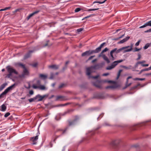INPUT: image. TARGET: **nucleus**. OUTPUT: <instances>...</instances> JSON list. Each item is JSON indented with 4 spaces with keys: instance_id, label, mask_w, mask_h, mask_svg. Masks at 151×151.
I'll list each match as a JSON object with an SVG mask.
<instances>
[{
    "instance_id": "nucleus-43",
    "label": "nucleus",
    "mask_w": 151,
    "mask_h": 151,
    "mask_svg": "<svg viewBox=\"0 0 151 151\" xmlns=\"http://www.w3.org/2000/svg\"><path fill=\"white\" fill-rule=\"evenodd\" d=\"M141 48H137V47H135L134 48V50H133L134 52L138 51L141 49Z\"/></svg>"
},
{
    "instance_id": "nucleus-36",
    "label": "nucleus",
    "mask_w": 151,
    "mask_h": 151,
    "mask_svg": "<svg viewBox=\"0 0 151 151\" xmlns=\"http://www.w3.org/2000/svg\"><path fill=\"white\" fill-rule=\"evenodd\" d=\"M145 24L147 26H150L151 27V20L147 22Z\"/></svg>"
},
{
    "instance_id": "nucleus-49",
    "label": "nucleus",
    "mask_w": 151,
    "mask_h": 151,
    "mask_svg": "<svg viewBox=\"0 0 151 151\" xmlns=\"http://www.w3.org/2000/svg\"><path fill=\"white\" fill-rule=\"evenodd\" d=\"M138 58L136 59V60H139L141 58V55L140 53L138 54Z\"/></svg>"
},
{
    "instance_id": "nucleus-30",
    "label": "nucleus",
    "mask_w": 151,
    "mask_h": 151,
    "mask_svg": "<svg viewBox=\"0 0 151 151\" xmlns=\"http://www.w3.org/2000/svg\"><path fill=\"white\" fill-rule=\"evenodd\" d=\"M88 136H90L91 135L92 136L94 135L95 134V132L94 131H90L88 132Z\"/></svg>"
},
{
    "instance_id": "nucleus-56",
    "label": "nucleus",
    "mask_w": 151,
    "mask_h": 151,
    "mask_svg": "<svg viewBox=\"0 0 151 151\" xmlns=\"http://www.w3.org/2000/svg\"><path fill=\"white\" fill-rule=\"evenodd\" d=\"M103 115H104L103 114H100V115L97 118V120H98L99 119V118L100 117V118L102 117V116H103Z\"/></svg>"
},
{
    "instance_id": "nucleus-29",
    "label": "nucleus",
    "mask_w": 151,
    "mask_h": 151,
    "mask_svg": "<svg viewBox=\"0 0 151 151\" xmlns=\"http://www.w3.org/2000/svg\"><path fill=\"white\" fill-rule=\"evenodd\" d=\"M39 12V11H37L29 14V15L31 17L34 16L35 14L38 13Z\"/></svg>"
},
{
    "instance_id": "nucleus-31",
    "label": "nucleus",
    "mask_w": 151,
    "mask_h": 151,
    "mask_svg": "<svg viewBox=\"0 0 151 151\" xmlns=\"http://www.w3.org/2000/svg\"><path fill=\"white\" fill-rule=\"evenodd\" d=\"M35 98V97H34L33 98H32L29 99L28 100L30 102H31L33 101L36 102V99Z\"/></svg>"
},
{
    "instance_id": "nucleus-64",
    "label": "nucleus",
    "mask_w": 151,
    "mask_h": 151,
    "mask_svg": "<svg viewBox=\"0 0 151 151\" xmlns=\"http://www.w3.org/2000/svg\"><path fill=\"white\" fill-rule=\"evenodd\" d=\"M10 8H11L10 7H6L4 9L5 10H8V9H10Z\"/></svg>"
},
{
    "instance_id": "nucleus-18",
    "label": "nucleus",
    "mask_w": 151,
    "mask_h": 151,
    "mask_svg": "<svg viewBox=\"0 0 151 151\" xmlns=\"http://www.w3.org/2000/svg\"><path fill=\"white\" fill-rule=\"evenodd\" d=\"M129 47L130 46H128L126 47H123L121 48H119L118 50L117 49L116 50V53L117 54L119 53L120 52H121L122 50L126 49Z\"/></svg>"
},
{
    "instance_id": "nucleus-59",
    "label": "nucleus",
    "mask_w": 151,
    "mask_h": 151,
    "mask_svg": "<svg viewBox=\"0 0 151 151\" xmlns=\"http://www.w3.org/2000/svg\"><path fill=\"white\" fill-rule=\"evenodd\" d=\"M64 84L63 83L61 84V85H60L58 87L59 88H61L62 87H63L64 86Z\"/></svg>"
},
{
    "instance_id": "nucleus-28",
    "label": "nucleus",
    "mask_w": 151,
    "mask_h": 151,
    "mask_svg": "<svg viewBox=\"0 0 151 151\" xmlns=\"http://www.w3.org/2000/svg\"><path fill=\"white\" fill-rule=\"evenodd\" d=\"M16 65H18V66L22 67L23 69L26 68V67H25L24 65L21 63H17Z\"/></svg>"
},
{
    "instance_id": "nucleus-10",
    "label": "nucleus",
    "mask_w": 151,
    "mask_h": 151,
    "mask_svg": "<svg viewBox=\"0 0 151 151\" xmlns=\"http://www.w3.org/2000/svg\"><path fill=\"white\" fill-rule=\"evenodd\" d=\"M103 53H102V52L99 55L98 57H100L101 56L102 57L103 59L105 60L107 63H110L109 60L108 58L104 54H103Z\"/></svg>"
},
{
    "instance_id": "nucleus-58",
    "label": "nucleus",
    "mask_w": 151,
    "mask_h": 151,
    "mask_svg": "<svg viewBox=\"0 0 151 151\" xmlns=\"http://www.w3.org/2000/svg\"><path fill=\"white\" fill-rule=\"evenodd\" d=\"M141 65L143 67H147L149 65L148 64H142Z\"/></svg>"
},
{
    "instance_id": "nucleus-44",
    "label": "nucleus",
    "mask_w": 151,
    "mask_h": 151,
    "mask_svg": "<svg viewBox=\"0 0 151 151\" xmlns=\"http://www.w3.org/2000/svg\"><path fill=\"white\" fill-rule=\"evenodd\" d=\"M81 10V9L80 8H77L75 10V12H77L80 11Z\"/></svg>"
},
{
    "instance_id": "nucleus-6",
    "label": "nucleus",
    "mask_w": 151,
    "mask_h": 151,
    "mask_svg": "<svg viewBox=\"0 0 151 151\" xmlns=\"http://www.w3.org/2000/svg\"><path fill=\"white\" fill-rule=\"evenodd\" d=\"M48 95H45L41 96L40 94H38L35 96V99H36V102L41 101L45 97H48Z\"/></svg>"
},
{
    "instance_id": "nucleus-14",
    "label": "nucleus",
    "mask_w": 151,
    "mask_h": 151,
    "mask_svg": "<svg viewBox=\"0 0 151 151\" xmlns=\"http://www.w3.org/2000/svg\"><path fill=\"white\" fill-rule=\"evenodd\" d=\"M69 112V111H65V112H64L63 113L60 114H59V116L57 115V116L55 117V119L57 120H60V117L59 119H58V116H64L65 114H67V113H68Z\"/></svg>"
},
{
    "instance_id": "nucleus-40",
    "label": "nucleus",
    "mask_w": 151,
    "mask_h": 151,
    "mask_svg": "<svg viewBox=\"0 0 151 151\" xmlns=\"http://www.w3.org/2000/svg\"><path fill=\"white\" fill-rule=\"evenodd\" d=\"M103 2L102 1L101 2V1H94L93 2V4H94L95 3H99V4H103Z\"/></svg>"
},
{
    "instance_id": "nucleus-22",
    "label": "nucleus",
    "mask_w": 151,
    "mask_h": 151,
    "mask_svg": "<svg viewBox=\"0 0 151 151\" xmlns=\"http://www.w3.org/2000/svg\"><path fill=\"white\" fill-rule=\"evenodd\" d=\"M118 142L117 140H115L112 142L111 143V145L113 146H115L118 144Z\"/></svg>"
},
{
    "instance_id": "nucleus-13",
    "label": "nucleus",
    "mask_w": 151,
    "mask_h": 151,
    "mask_svg": "<svg viewBox=\"0 0 151 151\" xmlns=\"http://www.w3.org/2000/svg\"><path fill=\"white\" fill-rule=\"evenodd\" d=\"M38 139V135H36L35 137L31 138V139L32 141V144L33 145H36L37 143V141Z\"/></svg>"
},
{
    "instance_id": "nucleus-2",
    "label": "nucleus",
    "mask_w": 151,
    "mask_h": 151,
    "mask_svg": "<svg viewBox=\"0 0 151 151\" xmlns=\"http://www.w3.org/2000/svg\"><path fill=\"white\" fill-rule=\"evenodd\" d=\"M6 68L8 72L9 73V74L7 75L8 78H9L11 76L13 73H14L16 75L18 74V72L15 69L12 68L10 65L7 66Z\"/></svg>"
},
{
    "instance_id": "nucleus-41",
    "label": "nucleus",
    "mask_w": 151,
    "mask_h": 151,
    "mask_svg": "<svg viewBox=\"0 0 151 151\" xmlns=\"http://www.w3.org/2000/svg\"><path fill=\"white\" fill-rule=\"evenodd\" d=\"M132 84V83H128V82L127 83V81L126 82V86L125 88H126L127 87L130 86L131 84Z\"/></svg>"
},
{
    "instance_id": "nucleus-42",
    "label": "nucleus",
    "mask_w": 151,
    "mask_h": 151,
    "mask_svg": "<svg viewBox=\"0 0 151 151\" xmlns=\"http://www.w3.org/2000/svg\"><path fill=\"white\" fill-rule=\"evenodd\" d=\"M63 97L62 96H58L56 97V100L57 101L58 99H62V98H63Z\"/></svg>"
},
{
    "instance_id": "nucleus-9",
    "label": "nucleus",
    "mask_w": 151,
    "mask_h": 151,
    "mask_svg": "<svg viewBox=\"0 0 151 151\" xmlns=\"http://www.w3.org/2000/svg\"><path fill=\"white\" fill-rule=\"evenodd\" d=\"M103 53H102V52L99 55L98 57H100L101 56L102 57L103 59L105 60L107 63H110L109 60L108 58L104 54H103Z\"/></svg>"
},
{
    "instance_id": "nucleus-21",
    "label": "nucleus",
    "mask_w": 151,
    "mask_h": 151,
    "mask_svg": "<svg viewBox=\"0 0 151 151\" xmlns=\"http://www.w3.org/2000/svg\"><path fill=\"white\" fill-rule=\"evenodd\" d=\"M1 111H5L6 109V107L4 104H3L1 106Z\"/></svg>"
},
{
    "instance_id": "nucleus-17",
    "label": "nucleus",
    "mask_w": 151,
    "mask_h": 151,
    "mask_svg": "<svg viewBox=\"0 0 151 151\" xmlns=\"http://www.w3.org/2000/svg\"><path fill=\"white\" fill-rule=\"evenodd\" d=\"M129 38L130 37L129 36L125 38L118 42L117 43L118 44L123 43L127 41L129 39Z\"/></svg>"
},
{
    "instance_id": "nucleus-61",
    "label": "nucleus",
    "mask_w": 151,
    "mask_h": 151,
    "mask_svg": "<svg viewBox=\"0 0 151 151\" xmlns=\"http://www.w3.org/2000/svg\"><path fill=\"white\" fill-rule=\"evenodd\" d=\"M97 60V59H95L92 61L91 63H93L94 62L96 61Z\"/></svg>"
},
{
    "instance_id": "nucleus-5",
    "label": "nucleus",
    "mask_w": 151,
    "mask_h": 151,
    "mask_svg": "<svg viewBox=\"0 0 151 151\" xmlns=\"http://www.w3.org/2000/svg\"><path fill=\"white\" fill-rule=\"evenodd\" d=\"M29 75V73L28 70L26 68L24 69L23 71L22 74L19 76L20 78H24L26 76Z\"/></svg>"
},
{
    "instance_id": "nucleus-54",
    "label": "nucleus",
    "mask_w": 151,
    "mask_h": 151,
    "mask_svg": "<svg viewBox=\"0 0 151 151\" xmlns=\"http://www.w3.org/2000/svg\"><path fill=\"white\" fill-rule=\"evenodd\" d=\"M145 62V61L143 60L141 61H139L137 62V64H142L143 63H144Z\"/></svg>"
},
{
    "instance_id": "nucleus-62",
    "label": "nucleus",
    "mask_w": 151,
    "mask_h": 151,
    "mask_svg": "<svg viewBox=\"0 0 151 151\" xmlns=\"http://www.w3.org/2000/svg\"><path fill=\"white\" fill-rule=\"evenodd\" d=\"M109 74V73H105L103 74V76H106L108 75Z\"/></svg>"
},
{
    "instance_id": "nucleus-55",
    "label": "nucleus",
    "mask_w": 151,
    "mask_h": 151,
    "mask_svg": "<svg viewBox=\"0 0 151 151\" xmlns=\"http://www.w3.org/2000/svg\"><path fill=\"white\" fill-rule=\"evenodd\" d=\"M140 42V40H139L135 44V46H137L138 45H139Z\"/></svg>"
},
{
    "instance_id": "nucleus-46",
    "label": "nucleus",
    "mask_w": 151,
    "mask_h": 151,
    "mask_svg": "<svg viewBox=\"0 0 151 151\" xmlns=\"http://www.w3.org/2000/svg\"><path fill=\"white\" fill-rule=\"evenodd\" d=\"M95 57V55H92L90 56L88 59L87 61H89L91 60L92 58H93L94 57Z\"/></svg>"
},
{
    "instance_id": "nucleus-48",
    "label": "nucleus",
    "mask_w": 151,
    "mask_h": 151,
    "mask_svg": "<svg viewBox=\"0 0 151 151\" xmlns=\"http://www.w3.org/2000/svg\"><path fill=\"white\" fill-rule=\"evenodd\" d=\"M10 113L8 112L6 113L5 115H4V117H7L8 116H9L10 115Z\"/></svg>"
},
{
    "instance_id": "nucleus-25",
    "label": "nucleus",
    "mask_w": 151,
    "mask_h": 151,
    "mask_svg": "<svg viewBox=\"0 0 151 151\" xmlns=\"http://www.w3.org/2000/svg\"><path fill=\"white\" fill-rule=\"evenodd\" d=\"M132 47H133V45H132L130 47V48L124 50V53H125L127 52H130V51H131L132 49Z\"/></svg>"
},
{
    "instance_id": "nucleus-27",
    "label": "nucleus",
    "mask_w": 151,
    "mask_h": 151,
    "mask_svg": "<svg viewBox=\"0 0 151 151\" xmlns=\"http://www.w3.org/2000/svg\"><path fill=\"white\" fill-rule=\"evenodd\" d=\"M40 77L42 78L43 79H45L47 78V76L43 74H40L39 75Z\"/></svg>"
},
{
    "instance_id": "nucleus-38",
    "label": "nucleus",
    "mask_w": 151,
    "mask_h": 151,
    "mask_svg": "<svg viewBox=\"0 0 151 151\" xmlns=\"http://www.w3.org/2000/svg\"><path fill=\"white\" fill-rule=\"evenodd\" d=\"M122 71V70H119L117 76V79H118L119 78L120 74V73Z\"/></svg>"
},
{
    "instance_id": "nucleus-47",
    "label": "nucleus",
    "mask_w": 151,
    "mask_h": 151,
    "mask_svg": "<svg viewBox=\"0 0 151 151\" xmlns=\"http://www.w3.org/2000/svg\"><path fill=\"white\" fill-rule=\"evenodd\" d=\"M116 50H117V48H115L114 49H113V50H112L110 52H112V53H114V52H116Z\"/></svg>"
},
{
    "instance_id": "nucleus-24",
    "label": "nucleus",
    "mask_w": 151,
    "mask_h": 151,
    "mask_svg": "<svg viewBox=\"0 0 151 151\" xmlns=\"http://www.w3.org/2000/svg\"><path fill=\"white\" fill-rule=\"evenodd\" d=\"M41 83L40 80H37L36 81V83L33 84V85H36L37 86H40L41 85Z\"/></svg>"
},
{
    "instance_id": "nucleus-15",
    "label": "nucleus",
    "mask_w": 151,
    "mask_h": 151,
    "mask_svg": "<svg viewBox=\"0 0 151 151\" xmlns=\"http://www.w3.org/2000/svg\"><path fill=\"white\" fill-rule=\"evenodd\" d=\"M33 50H30L28 52L24 57V59H26L29 58L31 56V54L33 52Z\"/></svg>"
},
{
    "instance_id": "nucleus-20",
    "label": "nucleus",
    "mask_w": 151,
    "mask_h": 151,
    "mask_svg": "<svg viewBox=\"0 0 151 151\" xmlns=\"http://www.w3.org/2000/svg\"><path fill=\"white\" fill-rule=\"evenodd\" d=\"M49 68H51L52 69H57L58 68L59 66L56 65H50L48 66Z\"/></svg>"
},
{
    "instance_id": "nucleus-34",
    "label": "nucleus",
    "mask_w": 151,
    "mask_h": 151,
    "mask_svg": "<svg viewBox=\"0 0 151 151\" xmlns=\"http://www.w3.org/2000/svg\"><path fill=\"white\" fill-rule=\"evenodd\" d=\"M89 76V78H92L94 79H97L98 78L99 76V75H97L96 76H91L90 75V76Z\"/></svg>"
},
{
    "instance_id": "nucleus-4",
    "label": "nucleus",
    "mask_w": 151,
    "mask_h": 151,
    "mask_svg": "<svg viewBox=\"0 0 151 151\" xmlns=\"http://www.w3.org/2000/svg\"><path fill=\"white\" fill-rule=\"evenodd\" d=\"M96 53V52L95 50H89L81 54V56L82 57L85 56H89L90 55H92L93 54Z\"/></svg>"
},
{
    "instance_id": "nucleus-23",
    "label": "nucleus",
    "mask_w": 151,
    "mask_h": 151,
    "mask_svg": "<svg viewBox=\"0 0 151 151\" xmlns=\"http://www.w3.org/2000/svg\"><path fill=\"white\" fill-rule=\"evenodd\" d=\"M7 85V83H4L1 85L0 87V91H1L3 89H4Z\"/></svg>"
},
{
    "instance_id": "nucleus-19",
    "label": "nucleus",
    "mask_w": 151,
    "mask_h": 151,
    "mask_svg": "<svg viewBox=\"0 0 151 151\" xmlns=\"http://www.w3.org/2000/svg\"><path fill=\"white\" fill-rule=\"evenodd\" d=\"M117 88V86L115 85H112L110 86H108L105 87L106 89H115Z\"/></svg>"
},
{
    "instance_id": "nucleus-32",
    "label": "nucleus",
    "mask_w": 151,
    "mask_h": 151,
    "mask_svg": "<svg viewBox=\"0 0 151 151\" xmlns=\"http://www.w3.org/2000/svg\"><path fill=\"white\" fill-rule=\"evenodd\" d=\"M123 67L126 69H132V66L131 65H129V66H123Z\"/></svg>"
},
{
    "instance_id": "nucleus-8",
    "label": "nucleus",
    "mask_w": 151,
    "mask_h": 151,
    "mask_svg": "<svg viewBox=\"0 0 151 151\" xmlns=\"http://www.w3.org/2000/svg\"><path fill=\"white\" fill-rule=\"evenodd\" d=\"M103 53H102V52L99 55L98 57H100L101 56L102 57L103 59L105 60L107 63H110L109 60L108 58L104 54H103Z\"/></svg>"
},
{
    "instance_id": "nucleus-50",
    "label": "nucleus",
    "mask_w": 151,
    "mask_h": 151,
    "mask_svg": "<svg viewBox=\"0 0 151 151\" xmlns=\"http://www.w3.org/2000/svg\"><path fill=\"white\" fill-rule=\"evenodd\" d=\"M83 28H80L79 29H77V31L78 32H80L81 31H82L83 30Z\"/></svg>"
},
{
    "instance_id": "nucleus-12",
    "label": "nucleus",
    "mask_w": 151,
    "mask_h": 151,
    "mask_svg": "<svg viewBox=\"0 0 151 151\" xmlns=\"http://www.w3.org/2000/svg\"><path fill=\"white\" fill-rule=\"evenodd\" d=\"M105 44L106 43L105 42L102 43L100 45L99 47L96 48L95 50L96 53H98L101 51V48L103 47L104 45H105Z\"/></svg>"
},
{
    "instance_id": "nucleus-45",
    "label": "nucleus",
    "mask_w": 151,
    "mask_h": 151,
    "mask_svg": "<svg viewBox=\"0 0 151 151\" xmlns=\"http://www.w3.org/2000/svg\"><path fill=\"white\" fill-rule=\"evenodd\" d=\"M108 50L109 49L107 48L106 47L102 51V53H104V52H105L107 51H108Z\"/></svg>"
},
{
    "instance_id": "nucleus-26",
    "label": "nucleus",
    "mask_w": 151,
    "mask_h": 151,
    "mask_svg": "<svg viewBox=\"0 0 151 151\" xmlns=\"http://www.w3.org/2000/svg\"><path fill=\"white\" fill-rule=\"evenodd\" d=\"M113 54V53H112L111 52H110V59L112 61H113L115 59V58L114 57Z\"/></svg>"
},
{
    "instance_id": "nucleus-3",
    "label": "nucleus",
    "mask_w": 151,
    "mask_h": 151,
    "mask_svg": "<svg viewBox=\"0 0 151 151\" xmlns=\"http://www.w3.org/2000/svg\"><path fill=\"white\" fill-rule=\"evenodd\" d=\"M123 61V60H122L115 61L112 63L111 65L107 66L106 68V69L107 70H111L114 68L119 63H121Z\"/></svg>"
},
{
    "instance_id": "nucleus-63",
    "label": "nucleus",
    "mask_w": 151,
    "mask_h": 151,
    "mask_svg": "<svg viewBox=\"0 0 151 151\" xmlns=\"http://www.w3.org/2000/svg\"><path fill=\"white\" fill-rule=\"evenodd\" d=\"M93 14H90V15H89V16H87L86 17H85V18H88L91 17L92 16V15H93Z\"/></svg>"
},
{
    "instance_id": "nucleus-60",
    "label": "nucleus",
    "mask_w": 151,
    "mask_h": 151,
    "mask_svg": "<svg viewBox=\"0 0 151 151\" xmlns=\"http://www.w3.org/2000/svg\"><path fill=\"white\" fill-rule=\"evenodd\" d=\"M132 78V76H129L128 77L127 79V81H127V83H128V79H130V78Z\"/></svg>"
},
{
    "instance_id": "nucleus-16",
    "label": "nucleus",
    "mask_w": 151,
    "mask_h": 151,
    "mask_svg": "<svg viewBox=\"0 0 151 151\" xmlns=\"http://www.w3.org/2000/svg\"><path fill=\"white\" fill-rule=\"evenodd\" d=\"M15 85V83L14 84L6 88L5 90V91H6V92L7 93L10 90H12L13 88H14Z\"/></svg>"
},
{
    "instance_id": "nucleus-37",
    "label": "nucleus",
    "mask_w": 151,
    "mask_h": 151,
    "mask_svg": "<svg viewBox=\"0 0 151 151\" xmlns=\"http://www.w3.org/2000/svg\"><path fill=\"white\" fill-rule=\"evenodd\" d=\"M7 93L6 91L5 90L0 94V98H1L2 96L6 94Z\"/></svg>"
},
{
    "instance_id": "nucleus-35",
    "label": "nucleus",
    "mask_w": 151,
    "mask_h": 151,
    "mask_svg": "<svg viewBox=\"0 0 151 151\" xmlns=\"http://www.w3.org/2000/svg\"><path fill=\"white\" fill-rule=\"evenodd\" d=\"M150 46V44L149 43H147L144 47L143 48L144 49H146Z\"/></svg>"
},
{
    "instance_id": "nucleus-39",
    "label": "nucleus",
    "mask_w": 151,
    "mask_h": 151,
    "mask_svg": "<svg viewBox=\"0 0 151 151\" xmlns=\"http://www.w3.org/2000/svg\"><path fill=\"white\" fill-rule=\"evenodd\" d=\"M67 128H66L65 129L63 130L62 129H59L57 130V132H59V131H63V132L62 134H64L65 132L67 130Z\"/></svg>"
},
{
    "instance_id": "nucleus-11",
    "label": "nucleus",
    "mask_w": 151,
    "mask_h": 151,
    "mask_svg": "<svg viewBox=\"0 0 151 151\" xmlns=\"http://www.w3.org/2000/svg\"><path fill=\"white\" fill-rule=\"evenodd\" d=\"M32 87L35 89L38 88L41 90H45L46 88L45 86L41 85L40 86H37L36 85H32Z\"/></svg>"
},
{
    "instance_id": "nucleus-53",
    "label": "nucleus",
    "mask_w": 151,
    "mask_h": 151,
    "mask_svg": "<svg viewBox=\"0 0 151 151\" xmlns=\"http://www.w3.org/2000/svg\"><path fill=\"white\" fill-rule=\"evenodd\" d=\"M146 27H147V26H146V24L145 23L143 25H142V26H141L139 27V28H143Z\"/></svg>"
},
{
    "instance_id": "nucleus-51",
    "label": "nucleus",
    "mask_w": 151,
    "mask_h": 151,
    "mask_svg": "<svg viewBox=\"0 0 151 151\" xmlns=\"http://www.w3.org/2000/svg\"><path fill=\"white\" fill-rule=\"evenodd\" d=\"M93 84L94 86H95L96 87L99 88H101V86L100 85H97L95 83H93Z\"/></svg>"
},
{
    "instance_id": "nucleus-57",
    "label": "nucleus",
    "mask_w": 151,
    "mask_h": 151,
    "mask_svg": "<svg viewBox=\"0 0 151 151\" xmlns=\"http://www.w3.org/2000/svg\"><path fill=\"white\" fill-rule=\"evenodd\" d=\"M37 63H35L34 64L31 65L33 67H35L37 65Z\"/></svg>"
},
{
    "instance_id": "nucleus-52",
    "label": "nucleus",
    "mask_w": 151,
    "mask_h": 151,
    "mask_svg": "<svg viewBox=\"0 0 151 151\" xmlns=\"http://www.w3.org/2000/svg\"><path fill=\"white\" fill-rule=\"evenodd\" d=\"M29 94L30 95H32L34 94V91L32 90H30L29 91Z\"/></svg>"
},
{
    "instance_id": "nucleus-7",
    "label": "nucleus",
    "mask_w": 151,
    "mask_h": 151,
    "mask_svg": "<svg viewBox=\"0 0 151 151\" xmlns=\"http://www.w3.org/2000/svg\"><path fill=\"white\" fill-rule=\"evenodd\" d=\"M76 118L73 121H69V126H73L76 124L79 118L77 116H76Z\"/></svg>"
},
{
    "instance_id": "nucleus-1",
    "label": "nucleus",
    "mask_w": 151,
    "mask_h": 151,
    "mask_svg": "<svg viewBox=\"0 0 151 151\" xmlns=\"http://www.w3.org/2000/svg\"><path fill=\"white\" fill-rule=\"evenodd\" d=\"M100 67V64H97L93 66L87 68L86 69V75L90 76L91 73L93 72L92 70L93 69H96L99 68Z\"/></svg>"
},
{
    "instance_id": "nucleus-33",
    "label": "nucleus",
    "mask_w": 151,
    "mask_h": 151,
    "mask_svg": "<svg viewBox=\"0 0 151 151\" xmlns=\"http://www.w3.org/2000/svg\"><path fill=\"white\" fill-rule=\"evenodd\" d=\"M133 80L135 81H143L145 80V78H135L133 79Z\"/></svg>"
}]
</instances>
